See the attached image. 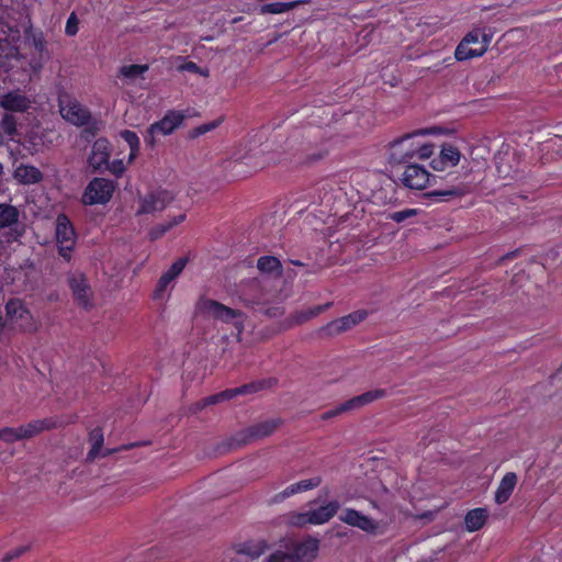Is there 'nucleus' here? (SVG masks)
<instances>
[{
  "mask_svg": "<svg viewBox=\"0 0 562 562\" xmlns=\"http://www.w3.org/2000/svg\"><path fill=\"white\" fill-rule=\"evenodd\" d=\"M120 136L127 143L131 149L139 148V138L136 133L125 130L120 133Z\"/></svg>",
  "mask_w": 562,
  "mask_h": 562,
  "instance_id": "nucleus-41",
  "label": "nucleus"
},
{
  "mask_svg": "<svg viewBox=\"0 0 562 562\" xmlns=\"http://www.w3.org/2000/svg\"><path fill=\"white\" fill-rule=\"evenodd\" d=\"M447 130L442 127L420 128L406 134L390 144L389 159L392 164H403L409 159H428L435 151V145L422 139L426 135H442Z\"/></svg>",
  "mask_w": 562,
  "mask_h": 562,
  "instance_id": "nucleus-1",
  "label": "nucleus"
},
{
  "mask_svg": "<svg viewBox=\"0 0 562 562\" xmlns=\"http://www.w3.org/2000/svg\"><path fill=\"white\" fill-rule=\"evenodd\" d=\"M491 40L492 36L483 30L470 32L458 45L454 53L456 58L458 60H467L482 56L486 52Z\"/></svg>",
  "mask_w": 562,
  "mask_h": 562,
  "instance_id": "nucleus-4",
  "label": "nucleus"
},
{
  "mask_svg": "<svg viewBox=\"0 0 562 562\" xmlns=\"http://www.w3.org/2000/svg\"><path fill=\"white\" fill-rule=\"evenodd\" d=\"M187 216L184 213H181L179 215H176L173 216L172 218L164 222L165 225L167 226V228L170 231L172 229L173 227L180 225L181 223H183L186 221Z\"/></svg>",
  "mask_w": 562,
  "mask_h": 562,
  "instance_id": "nucleus-48",
  "label": "nucleus"
},
{
  "mask_svg": "<svg viewBox=\"0 0 562 562\" xmlns=\"http://www.w3.org/2000/svg\"><path fill=\"white\" fill-rule=\"evenodd\" d=\"M0 439L11 442L14 440L22 439L19 428H4L0 430Z\"/></svg>",
  "mask_w": 562,
  "mask_h": 562,
  "instance_id": "nucleus-43",
  "label": "nucleus"
},
{
  "mask_svg": "<svg viewBox=\"0 0 562 562\" xmlns=\"http://www.w3.org/2000/svg\"><path fill=\"white\" fill-rule=\"evenodd\" d=\"M196 310L203 316L213 318L226 324H233L239 336L244 328V315L217 301L201 297L196 303Z\"/></svg>",
  "mask_w": 562,
  "mask_h": 562,
  "instance_id": "nucleus-2",
  "label": "nucleus"
},
{
  "mask_svg": "<svg viewBox=\"0 0 562 562\" xmlns=\"http://www.w3.org/2000/svg\"><path fill=\"white\" fill-rule=\"evenodd\" d=\"M186 265H187V259L186 258H179L178 260H176L171 267L165 271L162 274L166 276L167 278L171 279L172 281H176L177 278L182 273V271L184 270L186 268Z\"/></svg>",
  "mask_w": 562,
  "mask_h": 562,
  "instance_id": "nucleus-37",
  "label": "nucleus"
},
{
  "mask_svg": "<svg viewBox=\"0 0 562 562\" xmlns=\"http://www.w3.org/2000/svg\"><path fill=\"white\" fill-rule=\"evenodd\" d=\"M35 100L20 90H13L0 97V106L7 112L24 113L32 108Z\"/></svg>",
  "mask_w": 562,
  "mask_h": 562,
  "instance_id": "nucleus-15",
  "label": "nucleus"
},
{
  "mask_svg": "<svg viewBox=\"0 0 562 562\" xmlns=\"http://www.w3.org/2000/svg\"><path fill=\"white\" fill-rule=\"evenodd\" d=\"M517 484V476L513 472H508L504 475L502 481L498 484V487L495 492V502L497 504H503L508 501L510 497L515 486Z\"/></svg>",
  "mask_w": 562,
  "mask_h": 562,
  "instance_id": "nucleus-25",
  "label": "nucleus"
},
{
  "mask_svg": "<svg viewBox=\"0 0 562 562\" xmlns=\"http://www.w3.org/2000/svg\"><path fill=\"white\" fill-rule=\"evenodd\" d=\"M367 316L368 312L366 310L355 311L346 316L339 317L328 323L322 328V331L328 336L339 335L363 322Z\"/></svg>",
  "mask_w": 562,
  "mask_h": 562,
  "instance_id": "nucleus-13",
  "label": "nucleus"
},
{
  "mask_svg": "<svg viewBox=\"0 0 562 562\" xmlns=\"http://www.w3.org/2000/svg\"><path fill=\"white\" fill-rule=\"evenodd\" d=\"M26 550V547H19L18 549L13 550L12 552L10 553H7L4 557H3V560L4 561H10L14 558H18L20 557L24 551Z\"/></svg>",
  "mask_w": 562,
  "mask_h": 562,
  "instance_id": "nucleus-51",
  "label": "nucleus"
},
{
  "mask_svg": "<svg viewBox=\"0 0 562 562\" xmlns=\"http://www.w3.org/2000/svg\"><path fill=\"white\" fill-rule=\"evenodd\" d=\"M91 440H92L93 445H92L91 451L89 452V457L94 458L103 442V435H102L101 430H99V429L93 430L91 432Z\"/></svg>",
  "mask_w": 562,
  "mask_h": 562,
  "instance_id": "nucleus-40",
  "label": "nucleus"
},
{
  "mask_svg": "<svg viewBox=\"0 0 562 562\" xmlns=\"http://www.w3.org/2000/svg\"><path fill=\"white\" fill-rule=\"evenodd\" d=\"M104 169L109 170L115 177H121L125 171V164L122 159H115L112 162L109 161Z\"/></svg>",
  "mask_w": 562,
  "mask_h": 562,
  "instance_id": "nucleus-42",
  "label": "nucleus"
},
{
  "mask_svg": "<svg viewBox=\"0 0 562 562\" xmlns=\"http://www.w3.org/2000/svg\"><path fill=\"white\" fill-rule=\"evenodd\" d=\"M257 267L263 273H281V263L278 258L272 256L259 258Z\"/></svg>",
  "mask_w": 562,
  "mask_h": 562,
  "instance_id": "nucleus-31",
  "label": "nucleus"
},
{
  "mask_svg": "<svg viewBox=\"0 0 562 562\" xmlns=\"http://www.w3.org/2000/svg\"><path fill=\"white\" fill-rule=\"evenodd\" d=\"M283 546L294 562H312L319 551V540L310 536L301 540L284 541Z\"/></svg>",
  "mask_w": 562,
  "mask_h": 562,
  "instance_id": "nucleus-9",
  "label": "nucleus"
},
{
  "mask_svg": "<svg viewBox=\"0 0 562 562\" xmlns=\"http://www.w3.org/2000/svg\"><path fill=\"white\" fill-rule=\"evenodd\" d=\"M339 519L351 526L359 528L360 530L368 532V533H374L378 529V524L370 518L369 516H366L361 514L360 512L351 508L345 509L340 515Z\"/></svg>",
  "mask_w": 562,
  "mask_h": 562,
  "instance_id": "nucleus-17",
  "label": "nucleus"
},
{
  "mask_svg": "<svg viewBox=\"0 0 562 562\" xmlns=\"http://www.w3.org/2000/svg\"><path fill=\"white\" fill-rule=\"evenodd\" d=\"M69 286L77 303L87 308L91 306V289L81 273H72L68 278Z\"/></svg>",
  "mask_w": 562,
  "mask_h": 562,
  "instance_id": "nucleus-19",
  "label": "nucleus"
},
{
  "mask_svg": "<svg viewBox=\"0 0 562 562\" xmlns=\"http://www.w3.org/2000/svg\"><path fill=\"white\" fill-rule=\"evenodd\" d=\"M431 178L434 177L424 166L412 164L405 167L401 180L409 189L423 190L430 183Z\"/></svg>",
  "mask_w": 562,
  "mask_h": 562,
  "instance_id": "nucleus-14",
  "label": "nucleus"
},
{
  "mask_svg": "<svg viewBox=\"0 0 562 562\" xmlns=\"http://www.w3.org/2000/svg\"><path fill=\"white\" fill-rule=\"evenodd\" d=\"M328 306H329V304L318 305L313 308H310L308 311H306L305 313L300 315L297 322H303V321L310 319L312 317H315L318 314H321L322 312H324Z\"/></svg>",
  "mask_w": 562,
  "mask_h": 562,
  "instance_id": "nucleus-44",
  "label": "nucleus"
},
{
  "mask_svg": "<svg viewBox=\"0 0 562 562\" xmlns=\"http://www.w3.org/2000/svg\"><path fill=\"white\" fill-rule=\"evenodd\" d=\"M2 172H3V166H2V164L0 162V176L2 175Z\"/></svg>",
  "mask_w": 562,
  "mask_h": 562,
  "instance_id": "nucleus-56",
  "label": "nucleus"
},
{
  "mask_svg": "<svg viewBox=\"0 0 562 562\" xmlns=\"http://www.w3.org/2000/svg\"><path fill=\"white\" fill-rule=\"evenodd\" d=\"M461 157L462 155L458 147L450 143H445L440 147L438 157L431 160L430 166L436 171H445L448 168L458 166Z\"/></svg>",
  "mask_w": 562,
  "mask_h": 562,
  "instance_id": "nucleus-16",
  "label": "nucleus"
},
{
  "mask_svg": "<svg viewBox=\"0 0 562 562\" xmlns=\"http://www.w3.org/2000/svg\"><path fill=\"white\" fill-rule=\"evenodd\" d=\"M55 234L59 255L66 260H70L71 252L77 241V234L65 214L57 216Z\"/></svg>",
  "mask_w": 562,
  "mask_h": 562,
  "instance_id": "nucleus-8",
  "label": "nucleus"
},
{
  "mask_svg": "<svg viewBox=\"0 0 562 562\" xmlns=\"http://www.w3.org/2000/svg\"><path fill=\"white\" fill-rule=\"evenodd\" d=\"M187 216L184 213H181L179 215H176L173 216L172 218L164 222L165 225L167 226V228L170 231L172 229L173 227L180 225L181 223H183L186 221Z\"/></svg>",
  "mask_w": 562,
  "mask_h": 562,
  "instance_id": "nucleus-49",
  "label": "nucleus"
},
{
  "mask_svg": "<svg viewBox=\"0 0 562 562\" xmlns=\"http://www.w3.org/2000/svg\"><path fill=\"white\" fill-rule=\"evenodd\" d=\"M338 508V502L333 501L318 508L310 509L304 513L293 514L290 518V522L299 527L306 525H323L334 517Z\"/></svg>",
  "mask_w": 562,
  "mask_h": 562,
  "instance_id": "nucleus-6",
  "label": "nucleus"
},
{
  "mask_svg": "<svg viewBox=\"0 0 562 562\" xmlns=\"http://www.w3.org/2000/svg\"><path fill=\"white\" fill-rule=\"evenodd\" d=\"M175 194L169 190L151 191L139 198L137 214H154L164 211L172 201Z\"/></svg>",
  "mask_w": 562,
  "mask_h": 562,
  "instance_id": "nucleus-10",
  "label": "nucleus"
},
{
  "mask_svg": "<svg viewBox=\"0 0 562 562\" xmlns=\"http://www.w3.org/2000/svg\"><path fill=\"white\" fill-rule=\"evenodd\" d=\"M115 190V183L105 178H93L86 187L82 203L86 205L108 203Z\"/></svg>",
  "mask_w": 562,
  "mask_h": 562,
  "instance_id": "nucleus-7",
  "label": "nucleus"
},
{
  "mask_svg": "<svg viewBox=\"0 0 562 562\" xmlns=\"http://www.w3.org/2000/svg\"><path fill=\"white\" fill-rule=\"evenodd\" d=\"M339 519L351 526L359 528L360 530L368 532V533H374L378 529V524L370 518L369 516H366L361 514L360 512L351 508L345 509L340 515Z\"/></svg>",
  "mask_w": 562,
  "mask_h": 562,
  "instance_id": "nucleus-18",
  "label": "nucleus"
},
{
  "mask_svg": "<svg viewBox=\"0 0 562 562\" xmlns=\"http://www.w3.org/2000/svg\"><path fill=\"white\" fill-rule=\"evenodd\" d=\"M34 46L38 52H43L45 49V40L43 35L34 37Z\"/></svg>",
  "mask_w": 562,
  "mask_h": 562,
  "instance_id": "nucleus-52",
  "label": "nucleus"
},
{
  "mask_svg": "<svg viewBox=\"0 0 562 562\" xmlns=\"http://www.w3.org/2000/svg\"><path fill=\"white\" fill-rule=\"evenodd\" d=\"M8 324L15 330L32 334L38 330L40 322L33 316L25 303L20 299H11L5 304Z\"/></svg>",
  "mask_w": 562,
  "mask_h": 562,
  "instance_id": "nucleus-3",
  "label": "nucleus"
},
{
  "mask_svg": "<svg viewBox=\"0 0 562 562\" xmlns=\"http://www.w3.org/2000/svg\"><path fill=\"white\" fill-rule=\"evenodd\" d=\"M0 131L4 136H8L10 139H13V136L16 134V120L11 113H4L0 120Z\"/></svg>",
  "mask_w": 562,
  "mask_h": 562,
  "instance_id": "nucleus-34",
  "label": "nucleus"
},
{
  "mask_svg": "<svg viewBox=\"0 0 562 562\" xmlns=\"http://www.w3.org/2000/svg\"><path fill=\"white\" fill-rule=\"evenodd\" d=\"M385 392L383 390H372L369 392H366L361 395L355 396L353 398H350L346 401L345 403L340 404L339 406L327 411L324 413L323 418H333L336 417L342 413L350 412L353 409H358L364 405H368L381 397H383Z\"/></svg>",
  "mask_w": 562,
  "mask_h": 562,
  "instance_id": "nucleus-11",
  "label": "nucleus"
},
{
  "mask_svg": "<svg viewBox=\"0 0 562 562\" xmlns=\"http://www.w3.org/2000/svg\"><path fill=\"white\" fill-rule=\"evenodd\" d=\"M13 178L21 184H36L42 181L43 173L35 166L21 164L14 169Z\"/></svg>",
  "mask_w": 562,
  "mask_h": 562,
  "instance_id": "nucleus-23",
  "label": "nucleus"
},
{
  "mask_svg": "<svg viewBox=\"0 0 562 562\" xmlns=\"http://www.w3.org/2000/svg\"><path fill=\"white\" fill-rule=\"evenodd\" d=\"M3 42L7 43V35H5V32L3 30V23L0 22V48L1 49L3 47Z\"/></svg>",
  "mask_w": 562,
  "mask_h": 562,
  "instance_id": "nucleus-53",
  "label": "nucleus"
},
{
  "mask_svg": "<svg viewBox=\"0 0 562 562\" xmlns=\"http://www.w3.org/2000/svg\"><path fill=\"white\" fill-rule=\"evenodd\" d=\"M267 549L268 542L265 539H250L234 544V550L236 553L247 555L251 559L259 558L267 551Z\"/></svg>",
  "mask_w": 562,
  "mask_h": 562,
  "instance_id": "nucleus-22",
  "label": "nucleus"
},
{
  "mask_svg": "<svg viewBox=\"0 0 562 562\" xmlns=\"http://www.w3.org/2000/svg\"><path fill=\"white\" fill-rule=\"evenodd\" d=\"M252 387L254 386H251V385H245V386L239 387V389L224 391L222 393H218V394H215V395H212V396L205 398L204 400V405L215 404V403H217L220 401H223V400H226V398H232L233 396H235L237 394H243V393L248 392Z\"/></svg>",
  "mask_w": 562,
  "mask_h": 562,
  "instance_id": "nucleus-33",
  "label": "nucleus"
},
{
  "mask_svg": "<svg viewBox=\"0 0 562 562\" xmlns=\"http://www.w3.org/2000/svg\"><path fill=\"white\" fill-rule=\"evenodd\" d=\"M262 562H294L291 558L289 550L285 549L283 543L279 546L272 553H270Z\"/></svg>",
  "mask_w": 562,
  "mask_h": 562,
  "instance_id": "nucleus-36",
  "label": "nucleus"
},
{
  "mask_svg": "<svg viewBox=\"0 0 562 562\" xmlns=\"http://www.w3.org/2000/svg\"><path fill=\"white\" fill-rule=\"evenodd\" d=\"M111 151V144L108 139H97L92 145L91 153L88 159L89 166L93 170L104 169L110 160Z\"/></svg>",
  "mask_w": 562,
  "mask_h": 562,
  "instance_id": "nucleus-20",
  "label": "nucleus"
},
{
  "mask_svg": "<svg viewBox=\"0 0 562 562\" xmlns=\"http://www.w3.org/2000/svg\"><path fill=\"white\" fill-rule=\"evenodd\" d=\"M20 211L18 207L0 203V228H12L19 223Z\"/></svg>",
  "mask_w": 562,
  "mask_h": 562,
  "instance_id": "nucleus-26",
  "label": "nucleus"
},
{
  "mask_svg": "<svg viewBox=\"0 0 562 562\" xmlns=\"http://www.w3.org/2000/svg\"><path fill=\"white\" fill-rule=\"evenodd\" d=\"M250 143L251 142H247L243 145L245 153L237 154L236 155L237 160H246V159H248L249 161L254 160V165L259 168H262L266 164H269L272 161L271 158L260 160V156L266 153L268 145H266L263 148H260V147L251 146Z\"/></svg>",
  "mask_w": 562,
  "mask_h": 562,
  "instance_id": "nucleus-24",
  "label": "nucleus"
},
{
  "mask_svg": "<svg viewBox=\"0 0 562 562\" xmlns=\"http://www.w3.org/2000/svg\"><path fill=\"white\" fill-rule=\"evenodd\" d=\"M3 143H4V137H3L2 132L0 131V145H2Z\"/></svg>",
  "mask_w": 562,
  "mask_h": 562,
  "instance_id": "nucleus-55",
  "label": "nucleus"
},
{
  "mask_svg": "<svg viewBox=\"0 0 562 562\" xmlns=\"http://www.w3.org/2000/svg\"><path fill=\"white\" fill-rule=\"evenodd\" d=\"M79 31V20L75 12L70 13L67 19L65 33L68 36H75Z\"/></svg>",
  "mask_w": 562,
  "mask_h": 562,
  "instance_id": "nucleus-39",
  "label": "nucleus"
},
{
  "mask_svg": "<svg viewBox=\"0 0 562 562\" xmlns=\"http://www.w3.org/2000/svg\"><path fill=\"white\" fill-rule=\"evenodd\" d=\"M52 427H54V423L45 419V420L31 422L25 426L19 427V429H20L21 438L24 439V438H31V437L37 435L38 432H41L42 430L48 429Z\"/></svg>",
  "mask_w": 562,
  "mask_h": 562,
  "instance_id": "nucleus-30",
  "label": "nucleus"
},
{
  "mask_svg": "<svg viewBox=\"0 0 562 562\" xmlns=\"http://www.w3.org/2000/svg\"><path fill=\"white\" fill-rule=\"evenodd\" d=\"M306 0H296V1H290V2H273L263 4L260 8L261 14H280L288 12L294 8H296L299 4L306 3Z\"/></svg>",
  "mask_w": 562,
  "mask_h": 562,
  "instance_id": "nucleus-29",
  "label": "nucleus"
},
{
  "mask_svg": "<svg viewBox=\"0 0 562 562\" xmlns=\"http://www.w3.org/2000/svg\"><path fill=\"white\" fill-rule=\"evenodd\" d=\"M321 482H322V480L319 476H314V477L302 480L300 482L291 484L286 488H284L281 493L277 494L273 497V502L279 503L292 495L313 490V488L317 487L321 484Z\"/></svg>",
  "mask_w": 562,
  "mask_h": 562,
  "instance_id": "nucleus-21",
  "label": "nucleus"
},
{
  "mask_svg": "<svg viewBox=\"0 0 562 562\" xmlns=\"http://www.w3.org/2000/svg\"><path fill=\"white\" fill-rule=\"evenodd\" d=\"M148 70V65H124L120 69V75L126 79L134 80L142 77Z\"/></svg>",
  "mask_w": 562,
  "mask_h": 562,
  "instance_id": "nucleus-35",
  "label": "nucleus"
},
{
  "mask_svg": "<svg viewBox=\"0 0 562 562\" xmlns=\"http://www.w3.org/2000/svg\"><path fill=\"white\" fill-rule=\"evenodd\" d=\"M278 423L276 420H266L262 422L249 429V436L251 438H261L269 436L277 428Z\"/></svg>",
  "mask_w": 562,
  "mask_h": 562,
  "instance_id": "nucleus-32",
  "label": "nucleus"
},
{
  "mask_svg": "<svg viewBox=\"0 0 562 562\" xmlns=\"http://www.w3.org/2000/svg\"><path fill=\"white\" fill-rule=\"evenodd\" d=\"M487 518V510L484 508H475L470 510L464 518L465 527L473 532L481 529Z\"/></svg>",
  "mask_w": 562,
  "mask_h": 562,
  "instance_id": "nucleus-27",
  "label": "nucleus"
},
{
  "mask_svg": "<svg viewBox=\"0 0 562 562\" xmlns=\"http://www.w3.org/2000/svg\"><path fill=\"white\" fill-rule=\"evenodd\" d=\"M180 69H181V70H187V71H191V72H198V74L203 75V76H206V75H207V74H206V71H202V70L199 68V66H198L195 63H193V61H188V63H186L184 65H182V66L180 67Z\"/></svg>",
  "mask_w": 562,
  "mask_h": 562,
  "instance_id": "nucleus-50",
  "label": "nucleus"
},
{
  "mask_svg": "<svg viewBox=\"0 0 562 562\" xmlns=\"http://www.w3.org/2000/svg\"><path fill=\"white\" fill-rule=\"evenodd\" d=\"M59 112L65 121L76 126L88 125L92 120L90 111L68 94L59 97Z\"/></svg>",
  "mask_w": 562,
  "mask_h": 562,
  "instance_id": "nucleus-5",
  "label": "nucleus"
},
{
  "mask_svg": "<svg viewBox=\"0 0 562 562\" xmlns=\"http://www.w3.org/2000/svg\"><path fill=\"white\" fill-rule=\"evenodd\" d=\"M221 123H222V120L220 119V120H216V121H213L210 123L202 124L195 130L196 134L201 135V134L211 132V131L215 130L217 126H220Z\"/></svg>",
  "mask_w": 562,
  "mask_h": 562,
  "instance_id": "nucleus-46",
  "label": "nucleus"
},
{
  "mask_svg": "<svg viewBox=\"0 0 562 562\" xmlns=\"http://www.w3.org/2000/svg\"><path fill=\"white\" fill-rule=\"evenodd\" d=\"M175 281L161 274L154 291L153 299L157 302H165L169 299Z\"/></svg>",
  "mask_w": 562,
  "mask_h": 562,
  "instance_id": "nucleus-28",
  "label": "nucleus"
},
{
  "mask_svg": "<svg viewBox=\"0 0 562 562\" xmlns=\"http://www.w3.org/2000/svg\"><path fill=\"white\" fill-rule=\"evenodd\" d=\"M416 211L415 210H404V211H398V212H394L392 215H391V218L396 222V223H401L403 221H405L406 218L415 215Z\"/></svg>",
  "mask_w": 562,
  "mask_h": 562,
  "instance_id": "nucleus-45",
  "label": "nucleus"
},
{
  "mask_svg": "<svg viewBox=\"0 0 562 562\" xmlns=\"http://www.w3.org/2000/svg\"><path fill=\"white\" fill-rule=\"evenodd\" d=\"M139 148L131 149V153L128 155V164L133 162V160L136 158L138 154Z\"/></svg>",
  "mask_w": 562,
  "mask_h": 562,
  "instance_id": "nucleus-54",
  "label": "nucleus"
},
{
  "mask_svg": "<svg viewBox=\"0 0 562 562\" xmlns=\"http://www.w3.org/2000/svg\"><path fill=\"white\" fill-rule=\"evenodd\" d=\"M167 232H169V229L165 223H160L150 229L149 235L151 239H157L165 235Z\"/></svg>",
  "mask_w": 562,
  "mask_h": 562,
  "instance_id": "nucleus-47",
  "label": "nucleus"
},
{
  "mask_svg": "<svg viewBox=\"0 0 562 562\" xmlns=\"http://www.w3.org/2000/svg\"><path fill=\"white\" fill-rule=\"evenodd\" d=\"M184 120V115L179 111H169L159 121L150 125L146 142L154 146L155 137L157 135H169L171 134Z\"/></svg>",
  "mask_w": 562,
  "mask_h": 562,
  "instance_id": "nucleus-12",
  "label": "nucleus"
},
{
  "mask_svg": "<svg viewBox=\"0 0 562 562\" xmlns=\"http://www.w3.org/2000/svg\"><path fill=\"white\" fill-rule=\"evenodd\" d=\"M464 194V190L461 188H453L450 190H436L430 193L431 196H435L437 201H447L452 196H461Z\"/></svg>",
  "mask_w": 562,
  "mask_h": 562,
  "instance_id": "nucleus-38",
  "label": "nucleus"
}]
</instances>
